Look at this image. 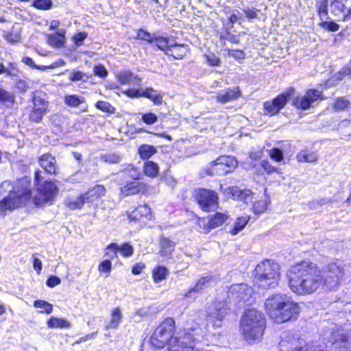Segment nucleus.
I'll use <instances>...</instances> for the list:
<instances>
[{
    "mask_svg": "<svg viewBox=\"0 0 351 351\" xmlns=\"http://www.w3.org/2000/svg\"><path fill=\"white\" fill-rule=\"evenodd\" d=\"M291 290L298 295L311 294L324 290L322 271L317 265L302 262L293 266L287 274Z\"/></svg>",
    "mask_w": 351,
    "mask_h": 351,
    "instance_id": "1",
    "label": "nucleus"
},
{
    "mask_svg": "<svg viewBox=\"0 0 351 351\" xmlns=\"http://www.w3.org/2000/svg\"><path fill=\"white\" fill-rule=\"evenodd\" d=\"M175 322L172 318H167L156 328L150 338L151 344L157 348H162L168 344V351H189L191 348L186 347L192 339L193 330H180L174 335Z\"/></svg>",
    "mask_w": 351,
    "mask_h": 351,
    "instance_id": "2",
    "label": "nucleus"
},
{
    "mask_svg": "<svg viewBox=\"0 0 351 351\" xmlns=\"http://www.w3.org/2000/svg\"><path fill=\"white\" fill-rule=\"evenodd\" d=\"M30 197V183L27 178L14 182L5 180L0 186V211L13 210Z\"/></svg>",
    "mask_w": 351,
    "mask_h": 351,
    "instance_id": "3",
    "label": "nucleus"
},
{
    "mask_svg": "<svg viewBox=\"0 0 351 351\" xmlns=\"http://www.w3.org/2000/svg\"><path fill=\"white\" fill-rule=\"evenodd\" d=\"M265 311L269 317L277 323H283L296 318L300 306L291 297L282 293L269 295L265 302Z\"/></svg>",
    "mask_w": 351,
    "mask_h": 351,
    "instance_id": "4",
    "label": "nucleus"
},
{
    "mask_svg": "<svg viewBox=\"0 0 351 351\" xmlns=\"http://www.w3.org/2000/svg\"><path fill=\"white\" fill-rule=\"evenodd\" d=\"M265 327V315L254 308L246 311L240 320V332L249 343L259 341L263 336Z\"/></svg>",
    "mask_w": 351,
    "mask_h": 351,
    "instance_id": "5",
    "label": "nucleus"
},
{
    "mask_svg": "<svg viewBox=\"0 0 351 351\" xmlns=\"http://www.w3.org/2000/svg\"><path fill=\"white\" fill-rule=\"evenodd\" d=\"M346 270V265L341 260L332 261L324 265L322 271V280L324 291H335L341 284Z\"/></svg>",
    "mask_w": 351,
    "mask_h": 351,
    "instance_id": "6",
    "label": "nucleus"
},
{
    "mask_svg": "<svg viewBox=\"0 0 351 351\" xmlns=\"http://www.w3.org/2000/svg\"><path fill=\"white\" fill-rule=\"evenodd\" d=\"M256 282L264 289L272 288L278 285L280 279L279 265L271 260H265L257 265Z\"/></svg>",
    "mask_w": 351,
    "mask_h": 351,
    "instance_id": "7",
    "label": "nucleus"
},
{
    "mask_svg": "<svg viewBox=\"0 0 351 351\" xmlns=\"http://www.w3.org/2000/svg\"><path fill=\"white\" fill-rule=\"evenodd\" d=\"M238 165L237 160L233 156H221L212 161L206 169L208 176H223L232 172Z\"/></svg>",
    "mask_w": 351,
    "mask_h": 351,
    "instance_id": "8",
    "label": "nucleus"
},
{
    "mask_svg": "<svg viewBox=\"0 0 351 351\" xmlns=\"http://www.w3.org/2000/svg\"><path fill=\"white\" fill-rule=\"evenodd\" d=\"M330 341L334 351H351V329L347 325L338 327L332 332Z\"/></svg>",
    "mask_w": 351,
    "mask_h": 351,
    "instance_id": "9",
    "label": "nucleus"
},
{
    "mask_svg": "<svg viewBox=\"0 0 351 351\" xmlns=\"http://www.w3.org/2000/svg\"><path fill=\"white\" fill-rule=\"evenodd\" d=\"M227 304L224 302H216L211 304L206 311V322L214 328H219L228 313Z\"/></svg>",
    "mask_w": 351,
    "mask_h": 351,
    "instance_id": "10",
    "label": "nucleus"
},
{
    "mask_svg": "<svg viewBox=\"0 0 351 351\" xmlns=\"http://www.w3.org/2000/svg\"><path fill=\"white\" fill-rule=\"evenodd\" d=\"M254 291L252 287L244 283L232 285L228 292L230 299L239 302L250 303Z\"/></svg>",
    "mask_w": 351,
    "mask_h": 351,
    "instance_id": "11",
    "label": "nucleus"
},
{
    "mask_svg": "<svg viewBox=\"0 0 351 351\" xmlns=\"http://www.w3.org/2000/svg\"><path fill=\"white\" fill-rule=\"evenodd\" d=\"M195 199L203 210L210 211L217 206L219 197L215 191L202 189L197 192Z\"/></svg>",
    "mask_w": 351,
    "mask_h": 351,
    "instance_id": "12",
    "label": "nucleus"
},
{
    "mask_svg": "<svg viewBox=\"0 0 351 351\" xmlns=\"http://www.w3.org/2000/svg\"><path fill=\"white\" fill-rule=\"evenodd\" d=\"M39 171L35 172V182L37 184L38 191L44 201H50L56 195L58 189L56 185L51 181H45L42 184L40 183L43 179Z\"/></svg>",
    "mask_w": 351,
    "mask_h": 351,
    "instance_id": "13",
    "label": "nucleus"
},
{
    "mask_svg": "<svg viewBox=\"0 0 351 351\" xmlns=\"http://www.w3.org/2000/svg\"><path fill=\"white\" fill-rule=\"evenodd\" d=\"M313 343L293 336H286L279 343L280 351H309Z\"/></svg>",
    "mask_w": 351,
    "mask_h": 351,
    "instance_id": "14",
    "label": "nucleus"
},
{
    "mask_svg": "<svg viewBox=\"0 0 351 351\" xmlns=\"http://www.w3.org/2000/svg\"><path fill=\"white\" fill-rule=\"evenodd\" d=\"M34 108L29 114V119L35 122H40L43 115L46 113L48 101H46L45 95L37 93L33 97Z\"/></svg>",
    "mask_w": 351,
    "mask_h": 351,
    "instance_id": "15",
    "label": "nucleus"
},
{
    "mask_svg": "<svg viewBox=\"0 0 351 351\" xmlns=\"http://www.w3.org/2000/svg\"><path fill=\"white\" fill-rule=\"evenodd\" d=\"M318 99H322V93L315 89H310L304 96L297 97L293 101V105L297 108L306 110Z\"/></svg>",
    "mask_w": 351,
    "mask_h": 351,
    "instance_id": "16",
    "label": "nucleus"
},
{
    "mask_svg": "<svg viewBox=\"0 0 351 351\" xmlns=\"http://www.w3.org/2000/svg\"><path fill=\"white\" fill-rule=\"evenodd\" d=\"M288 95L282 94L271 101H267L264 104V109L269 115L276 114L284 108L287 102Z\"/></svg>",
    "mask_w": 351,
    "mask_h": 351,
    "instance_id": "17",
    "label": "nucleus"
},
{
    "mask_svg": "<svg viewBox=\"0 0 351 351\" xmlns=\"http://www.w3.org/2000/svg\"><path fill=\"white\" fill-rule=\"evenodd\" d=\"M116 78L121 84H131L133 85H138L141 81L138 75H134L129 70H122L117 72L116 74Z\"/></svg>",
    "mask_w": 351,
    "mask_h": 351,
    "instance_id": "18",
    "label": "nucleus"
},
{
    "mask_svg": "<svg viewBox=\"0 0 351 351\" xmlns=\"http://www.w3.org/2000/svg\"><path fill=\"white\" fill-rule=\"evenodd\" d=\"M331 12L336 16L341 18L343 21L346 20L351 14V9L346 8L344 3L338 0H334L330 5Z\"/></svg>",
    "mask_w": 351,
    "mask_h": 351,
    "instance_id": "19",
    "label": "nucleus"
},
{
    "mask_svg": "<svg viewBox=\"0 0 351 351\" xmlns=\"http://www.w3.org/2000/svg\"><path fill=\"white\" fill-rule=\"evenodd\" d=\"M240 96L241 92L239 88L236 87L232 89L228 88L219 93L217 95L216 99L221 104H226L227 102L237 99Z\"/></svg>",
    "mask_w": 351,
    "mask_h": 351,
    "instance_id": "20",
    "label": "nucleus"
},
{
    "mask_svg": "<svg viewBox=\"0 0 351 351\" xmlns=\"http://www.w3.org/2000/svg\"><path fill=\"white\" fill-rule=\"evenodd\" d=\"M40 165L46 172L51 174L56 173V165L55 158L50 154H43L40 158Z\"/></svg>",
    "mask_w": 351,
    "mask_h": 351,
    "instance_id": "21",
    "label": "nucleus"
},
{
    "mask_svg": "<svg viewBox=\"0 0 351 351\" xmlns=\"http://www.w3.org/2000/svg\"><path fill=\"white\" fill-rule=\"evenodd\" d=\"M228 191V193H231L234 199L243 201L246 204L250 202L252 199V193L250 190H241L237 186H232L230 187Z\"/></svg>",
    "mask_w": 351,
    "mask_h": 351,
    "instance_id": "22",
    "label": "nucleus"
},
{
    "mask_svg": "<svg viewBox=\"0 0 351 351\" xmlns=\"http://www.w3.org/2000/svg\"><path fill=\"white\" fill-rule=\"evenodd\" d=\"M214 281V277L211 275H206V276H203L198 280L194 287L189 289L183 295L185 298L190 297L191 293L202 290L204 287L211 285Z\"/></svg>",
    "mask_w": 351,
    "mask_h": 351,
    "instance_id": "23",
    "label": "nucleus"
},
{
    "mask_svg": "<svg viewBox=\"0 0 351 351\" xmlns=\"http://www.w3.org/2000/svg\"><path fill=\"white\" fill-rule=\"evenodd\" d=\"M128 217L131 221L141 220L142 218L151 219V210L147 205H141L129 214Z\"/></svg>",
    "mask_w": 351,
    "mask_h": 351,
    "instance_id": "24",
    "label": "nucleus"
},
{
    "mask_svg": "<svg viewBox=\"0 0 351 351\" xmlns=\"http://www.w3.org/2000/svg\"><path fill=\"white\" fill-rule=\"evenodd\" d=\"M112 251L114 254H117V252H121L124 256L128 257L133 254V247L128 243H125L121 246H119L117 243H111L106 249V255H108L109 251Z\"/></svg>",
    "mask_w": 351,
    "mask_h": 351,
    "instance_id": "25",
    "label": "nucleus"
},
{
    "mask_svg": "<svg viewBox=\"0 0 351 351\" xmlns=\"http://www.w3.org/2000/svg\"><path fill=\"white\" fill-rule=\"evenodd\" d=\"M172 45L173 46L167 51V54L172 56L176 59H182L189 53V48L186 45H178L173 41V45Z\"/></svg>",
    "mask_w": 351,
    "mask_h": 351,
    "instance_id": "26",
    "label": "nucleus"
},
{
    "mask_svg": "<svg viewBox=\"0 0 351 351\" xmlns=\"http://www.w3.org/2000/svg\"><path fill=\"white\" fill-rule=\"evenodd\" d=\"M228 218L227 213L217 212L208 217L207 226L208 229H214L221 226Z\"/></svg>",
    "mask_w": 351,
    "mask_h": 351,
    "instance_id": "27",
    "label": "nucleus"
},
{
    "mask_svg": "<svg viewBox=\"0 0 351 351\" xmlns=\"http://www.w3.org/2000/svg\"><path fill=\"white\" fill-rule=\"evenodd\" d=\"M64 202L69 208L75 210L82 208L85 202H87L84 194H82L77 197L69 196L65 199Z\"/></svg>",
    "mask_w": 351,
    "mask_h": 351,
    "instance_id": "28",
    "label": "nucleus"
},
{
    "mask_svg": "<svg viewBox=\"0 0 351 351\" xmlns=\"http://www.w3.org/2000/svg\"><path fill=\"white\" fill-rule=\"evenodd\" d=\"M106 193V189L102 185H97L84 193L87 202H93L95 200L104 196Z\"/></svg>",
    "mask_w": 351,
    "mask_h": 351,
    "instance_id": "29",
    "label": "nucleus"
},
{
    "mask_svg": "<svg viewBox=\"0 0 351 351\" xmlns=\"http://www.w3.org/2000/svg\"><path fill=\"white\" fill-rule=\"evenodd\" d=\"M144 186L138 182H132L121 188L122 194L125 196L132 195L141 192Z\"/></svg>",
    "mask_w": 351,
    "mask_h": 351,
    "instance_id": "30",
    "label": "nucleus"
},
{
    "mask_svg": "<svg viewBox=\"0 0 351 351\" xmlns=\"http://www.w3.org/2000/svg\"><path fill=\"white\" fill-rule=\"evenodd\" d=\"M122 313L119 307H116L111 312L110 320L106 324V328L115 329L117 328L121 322Z\"/></svg>",
    "mask_w": 351,
    "mask_h": 351,
    "instance_id": "31",
    "label": "nucleus"
},
{
    "mask_svg": "<svg viewBox=\"0 0 351 351\" xmlns=\"http://www.w3.org/2000/svg\"><path fill=\"white\" fill-rule=\"evenodd\" d=\"M64 34L65 31L62 29H59L56 33L53 34H49L48 43L54 47L63 46L64 43Z\"/></svg>",
    "mask_w": 351,
    "mask_h": 351,
    "instance_id": "32",
    "label": "nucleus"
},
{
    "mask_svg": "<svg viewBox=\"0 0 351 351\" xmlns=\"http://www.w3.org/2000/svg\"><path fill=\"white\" fill-rule=\"evenodd\" d=\"M297 160L300 162H315L317 160L315 152L302 150L296 156Z\"/></svg>",
    "mask_w": 351,
    "mask_h": 351,
    "instance_id": "33",
    "label": "nucleus"
},
{
    "mask_svg": "<svg viewBox=\"0 0 351 351\" xmlns=\"http://www.w3.org/2000/svg\"><path fill=\"white\" fill-rule=\"evenodd\" d=\"M175 247L174 243L167 238L160 239V254L163 256H169L173 251Z\"/></svg>",
    "mask_w": 351,
    "mask_h": 351,
    "instance_id": "34",
    "label": "nucleus"
},
{
    "mask_svg": "<svg viewBox=\"0 0 351 351\" xmlns=\"http://www.w3.org/2000/svg\"><path fill=\"white\" fill-rule=\"evenodd\" d=\"M169 271L165 266L158 265L152 271V278L154 281L157 283L165 280L169 275Z\"/></svg>",
    "mask_w": 351,
    "mask_h": 351,
    "instance_id": "35",
    "label": "nucleus"
},
{
    "mask_svg": "<svg viewBox=\"0 0 351 351\" xmlns=\"http://www.w3.org/2000/svg\"><path fill=\"white\" fill-rule=\"evenodd\" d=\"M47 326L49 328H66L71 327V324L64 319L51 317L47 322Z\"/></svg>",
    "mask_w": 351,
    "mask_h": 351,
    "instance_id": "36",
    "label": "nucleus"
},
{
    "mask_svg": "<svg viewBox=\"0 0 351 351\" xmlns=\"http://www.w3.org/2000/svg\"><path fill=\"white\" fill-rule=\"evenodd\" d=\"M85 98L78 95H66L64 99V103L70 107H77L85 103Z\"/></svg>",
    "mask_w": 351,
    "mask_h": 351,
    "instance_id": "37",
    "label": "nucleus"
},
{
    "mask_svg": "<svg viewBox=\"0 0 351 351\" xmlns=\"http://www.w3.org/2000/svg\"><path fill=\"white\" fill-rule=\"evenodd\" d=\"M154 146L150 145H142L138 148V153L143 159H147L156 153Z\"/></svg>",
    "mask_w": 351,
    "mask_h": 351,
    "instance_id": "38",
    "label": "nucleus"
},
{
    "mask_svg": "<svg viewBox=\"0 0 351 351\" xmlns=\"http://www.w3.org/2000/svg\"><path fill=\"white\" fill-rule=\"evenodd\" d=\"M249 220L250 217L247 215L237 218V221L234 223L233 228L230 230V233L233 235H236L237 234H238L247 225Z\"/></svg>",
    "mask_w": 351,
    "mask_h": 351,
    "instance_id": "39",
    "label": "nucleus"
},
{
    "mask_svg": "<svg viewBox=\"0 0 351 351\" xmlns=\"http://www.w3.org/2000/svg\"><path fill=\"white\" fill-rule=\"evenodd\" d=\"M144 172L149 177H156L158 175L159 167L152 161H147L144 164Z\"/></svg>",
    "mask_w": 351,
    "mask_h": 351,
    "instance_id": "40",
    "label": "nucleus"
},
{
    "mask_svg": "<svg viewBox=\"0 0 351 351\" xmlns=\"http://www.w3.org/2000/svg\"><path fill=\"white\" fill-rule=\"evenodd\" d=\"M173 40L169 39L165 37H156L154 43H156V46L161 50L165 51L167 53V51L169 50V48H171L173 45Z\"/></svg>",
    "mask_w": 351,
    "mask_h": 351,
    "instance_id": "41",
    "label": "nucleus"
},
{
    "mask_svg": "<svg viewBox=\"0 0 351 351\" xmlns=\"http://www.w3.org/2000/svg\"><path fill=\"white\" fill-rule=\"evenodd\" d=\"M317 14L321 21L328 19V0H322L316 3Z\"/></svg>",
    "mask_w": 351,
    "mask_h": 351,
    "instance_id": "42",
    "label": "nucleus"
},
{
    "mask_svg": "<svg viewBox=\"0 0 351 351\" xmlns=\"http://www.w3.org/2000/svg\"><path fill=\"white\" fill-rule=\"evenodd\" d=\"M141 96L147 97L152 99L155 104H160L162 101V97L159 95L156 90L152 88H147V90L141 89Z\"/></svg>",
    "mask_w": 351,
    "mask_h": 351,
    "instance_id": "43",
    "label": "nucleus"
},
{
    "mask_svg": "<svg viewBox=\"0 0 351 351\" xmlns=\"http://www.w3.org/2000/svg\"><path fill=\"white\" fill-rule=\"evenodd\" d=\"M34 306L36 308H40V313H46L47 314H50L53 311L52 304L44 300H36L34 303Z\"/></svg>",
    "mask_w": 351,
    "mask_h": 351,
    "instance_id": "44",
    "label": "nucleus"
},
{
    "mask_svg": "<svg viewBox=\"0 0 351 351\" xmlns=\"http://www.w3.org/2000/svg\"><path fill=\"white\" fill-rule=\"evenodd\" d=\"M102 160L110 164H117L121 162L122 156L119 154L109 153L101 156Z\"/></svg>",
    "mask_w": 351,
    "mask_h": 351,
    "instance_id": "45",
    "label": "nucleus"
},
{
    "mask_svg": "<svg viewBox=\"0 0 351 351\" xmlns=\"http://www.w3.org/2000/svg\"><path fill=\"white\" fill-rule=\"evenodd\" d=\"M350 105L349 101L341 97L337 99L332 104V108L336 112L343 111L348 108Z\"/></svg>",
    "mask_w": 351,
    "mask_h": 351,
    "instance_id": "46",
    "label": "nucleus"
},
{
    "mask_svg": "<svg viewBox=\"0 0 351 351\" xmlns=\"http://www.w3.org/2000/svg\"><path fill=\"white\" fill-rule=\"evenodd\" d=\"M14 101V95L0 88V102L7 104H12Z\"/></svg>",
    "mask_w": 351,
    "mask_h": 351,
    "instance_id": "47",
    "label": "nucleus"
},
{
    "mask_svg": "<svg viewBox=\"0 0 351 351\" xmlns=\"http://www.w3.org/2000/svg\"><path fill=\"white\" fill-rule=\"evenodd\" d=\"M136 38L143 40H146L149 43H153L155 41L156 36L154 34H151L150 33L145 31L143 29H140L138 31Z\"/></svg>",
    "mask_w": 351,
    "mask_h": 351,
    "instance_id": "48",
    "label": "nucleus"
},
{
    "mask_svg": "<svg viewBox=\"0 0 351 351\" xmlns=\"http://www.w3.org/2000/svg\"><path fill=\"white\" fill-rule=\"evenodd\" d=\"M95 106L100 110L108 113H114L115 110V108L110 103L105 101H97Z\"/></svg>",
    "mask_w": 351,
    "mask_h": 351,
    "instance_id": "49",
    "label": "nucleus"
},
{
    "mask_svg": "<svg viewBox=\"0 0 351 351\" xmlns=\"http://www.w3.org/2000/svg\"><path fill=\"white\" fill-rule=\"evenodd\" d=\"M320 26L331 32H337L339 29V25L333 21H321Z\"/></svg>",
    "mask_w": 351,
    "mask_h": 351,
    "instance_id": "50",
    "label": "nucleus"
},
{
    "mask_svg": "<svg viewBox=\"0 0 351 351\" xmlns=\"http://www.w3.org/2000/svg\"><path fill=\"white\" fill-rule=\"evenodd\" d=\"M33 5L40 10H48L52 5L51 0H35L33 3Z\"/></svg>",
    "mask_w": 351,
    "mask_h": 351,
    "instance_id": "51",
    "label": "nucleus"
},
{
    "mask_svg": "<svg viewBox=\"0 0 351 351\" xmlns=\"http://www.w3.org/2000/svg\"><path fill=\"white\" fill-rule=\"evenodd\" d=\"M86 74L82 71H72L69 75V80L72 82L85 81Z\"/></svg>",
    "mask_w": 351,
    "mask_h": 351,
    "instance_id": "52",
    "label": "nucleus"
},
{
    "mask_svg": "<svg viewBox=\"0 0 351 351\" xmlns=\"http://www.w3.org/2000/svg\"><path fill=\"white\" fill-rule=\"evenodd\" d=\"M142 120L144 123L148 125H152L158 121L157 116L152 113H146L142 116Z\"/></svg>",
    "mask_w": 351,
    "mask_h": 351,
    "instance_id": "53",
    "label": "nucleus"
},
{
    "mask_svg": "<svg viewBox=\"0 0 351 351\" xmlns=\"http://www.w3.org/2000/svg\"><path fill=\"white\" fill-rule=\"evenodd\" d=\"M112 264L111 262L108 260H106L102 261L98 266V269L100 272H104L107 274V276L109 275L111 271Z\"/></svg>",
    "mask_w": 351,
    "mask_h": 351,
    "instance_id": "54",
    "label": "nucleus"
},
{
    "mask_svg": "<svg viewBox=\"0 0 351 351\" xmlns=\"http://www.w3.org/2000/svg\"><path fill=\"white\" fill-rule=\"evenodd\" d=\"M267 205L265 201H257L253 204V209L255 213L260 214L266 209Z\"/></svg>",
    "mask_w": 351,
    "mask_h": 351,
    "instance_id": "55",
    "label": "nucleus"
},
{
    "mask_svg": "<svg viewBox=\"0 0 351 351\" xmlns=\"http://www.w3.org/2000/svg\"><path fill=\"white\" fill-rule=\"evenodd\" d=\"M5 74L8 76L15 77L19 73V69L16 67V64L12 63L8 68L5 67Z\"/></svg>",
    "mask_w": 351,
    "mask_h": 351,
    "instance_id": "56",
    "label": "nucleus"
},
{
    "mask_svg": "<svg viewBox=\"0 0 351 351\" xmlns=\"http://www.w3.org/2000/svg\"><path fill=\"white\" fill-rule=\"evenodd\" d=\"M94 73L101 78H106L108 75V71L103 65L95 66L94 67Z\"/></svg>",
    "mask_w": 351,
    "mask_h": 351,
    "instance_id": "57",
    "label": "nucleus"
},
{
    "mask_svg": "<svg viewBox=\"0 0 351 351\" xmlns=\"http://www.w3.org/2000/svg\"><path fill=\"white\" fill-rule=\"evenodd\" d=\"M270 157L277 162H280L283 158V154L281 150L274 148L270 151Z\"/></svg>",
    "mask_w": 351,
    "mask_h": 351,
    "instance_id": "58",
    "label": "nucleus"
},
{
    "mask_svg": "<svg viewBox=\"0 0 351 351\" xmlns=\"http://www.w3.org/2000/svg\"><path fill=\"white\" fill-rule=\"evenodd\" d=\"M263 156V150L261 148L253 149L249 154L250 158L252 160H259Z\"/></svg>",
    "mask_w": 351,
    "mask_h": 351,
    "instance_id": "59",
    "label": "nucleus"
},
{
    "mask_svg": "<svg viewBox=\"0 0 351 351\" xmlns=\"http://www.w3.org/2000/svg\"><path fill=\"white\" fill-rule=\"evenodd\" d=\"M88 34L86 32H80L73 36V40L77 46H81L83 41L87 38Z\"/></svg>",
    "mask_w": 351,
    "mask_h": 351,
    "instance_id": "60",
    "label": "nucleus"
},
{
    "mask_svg": "<svg viewBox=\"0 0 351 351\" xmlns=\"http://www.w3.org/2000/svg\"><path fill=\"white\" fill-rule=\"evenodd\" d=\"M206 58L207 62L210 66H218L220 63V59L214 53H210L208 55H206Z\"/></svg>",
    "mask_w": 351,
    "mask_h": 351,
    "instance_id": "61",
    "label": "nucleus"
},
{
    "mask_svg": "<svg viewBox=\"0 0 351 351\" xmlns=\"http://www.w3.org/2000/svg\"><path fill=\"white\" fill-rule=\"evenodd\" d=\"M228 55L233 57L236 60H243L245 58L244 52L240 50L228 49Z\"/></svg>",
    "mask_w": 351,
    "mask_h": 351,
    "instance_id": "62",
    "label": "nucleus"
},
{
    "mask_svg": "<svg viewBox=\"0 0 351 351\" xmlns=\"http://www.w3.org/2000/svg\"><path fill=\"white\" fill-rule=\"evenodd\" d=\"M61 280L60 278L56 276H50L47 280V285L49 287H54L60 285Z\"/></svg>",
    "mask_w": 351,
    "mask_h": 351,
    "instance_id": "63",
    "label": "nucleus"
},
{
    "mask_svg": "<svg viewBox=\"0 0 351 351\" xmlns=\"http://www.w3.org/2000/svg\"><path fill=\"white\" fill-rule=\"evenodd\" d=\"M261 167L267 173H271L272 172L276 171V169L272 165H271L269 162H267V160H263L261 163Z\"/></svg>",
    "mask_w": 351,
    "mask_h": 351,
    "instance_id": "64",
    "label": "nucleus"
}]
</instances>
